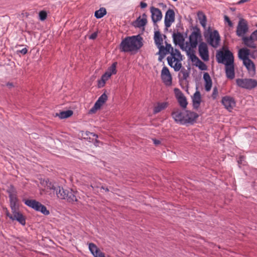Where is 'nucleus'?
<instances>
[{
	"label": "nucleus",
	"mask_w": 257,
	"mask_h": 257,
	"mask_svg": "<svg viewBox=\"0 0 257 257\" xmlns=\"http://www.w3.org/2000/svg\"><path fill=\"white\" fill-rule=\"evenodd\" d=\"M41 183L42 185H45L47 189L52 190L55 192L57 197L60 199H66L69 202H74L77 200L74 192L72 190L64 189L47 180H43Z\"/></svg>",
	"instance_id": "nucleus-1"
},
{
	"label": "nucleus",
	"mask_w": 257,
	"mask_h": 257,
	"mask_svg": "<svg viewBox=\"0 0 257 257\" xmlns=\"http://www.w3.org/2000/svg\"><path fill=\"white\" fill-rule=\"evenodd\" d=\"M143 39L140 35L127 37L120 44V50L124 52H136L143 46Z\"/></svg>",
	"instance_id": "nucleus-2"
},
{
	"label": "nucleus",
	"mask_w": 257,
	"mask_h": 257,
	"mask_svg": "<svg viewBox=\"0 0 257 257\" xmlns=\"http://www.w3.org/2000/svg\"><path fill=\"white\" fill-rule=\"evenodd\" d=\"M172 116L176 122L183 125L193 123L198 115L190 110L182 111L176 109L172 112Z\"/></svg>",
	"instance_id": "nucleus-3"
},
{
	"label": "nucleus",
	"mask_w": 257,
	"mask_h": 257,
	"mask_svg": "<svg viewBox=\"0 0 257 257\" xmlns=\"http://www.w3.org/2000/svg\"><path fill=\"white\" fill-rule=\"evenodd\" d=\"M201 32L198 28H193V31L189 37V42H186L185 52L187 56L195 54V49L198 44L201 43Z\"/></svg>",
	"instance_id": "nucleus-4"
},
{
	"label": "nucleus",
	"mask_w": 257,
	"mask_h": 257,
	"mask_svg": "<svg viewBox=\"0 0 257 257\" xmlns=\"http://www.w3.org/2000/svg\"><path fill=\"white\" fill-rule=\"evenodd\" d=\"M182 56L180 51L177 49L171 52L170 56L167 57V61L169 65L173 68L174 71H178L182 67L181 61Z\"/></svg>",
	"instance_id": "nucleus-5"
},
{
	"label": "nucleus",
	"mask_w": 257,
	"mask_h": 257,
	"mask_svg": "<svg viewBox=\"0 0 257 257\" xmlns=\"http://www.w3.org/2000/svg\"><path fill=\"white\" fill-rule=\"evenodd\" d=\"M217 62L225 65H228L234 63V57L233 54L228 50L218 52L216 56Z\"/></svg>",
	"instance_id": "nucleus-6"
},
{
	"label": "nucleus",
	"mask_w": 257,
	"mask_h": 257,
	"mask_svg": "<svg viewBox=\"0 0 257 257\" xmlns=\"http://www.w3.org/2000/svg\"><path fill=\"white\" fill-rule=\"evenodd\" d=\"M7 192L9 195L10 206L13 212L12 215L8 213L7 215L14 220L16 219V195L15 187L13 186L9 187Z\"/></svg>",
	"instance_id": "nucleus-7"
},
{
	"label": "nucleus",
	"mask_w": 257,
	"mask_h": 257,
	"mask_svg": "<svg viewBox=\"0 0 257 257\" xmlns=\"http://www.w3.org/2000/svg\"><path fill=\"white\" fill-rule=\"evenodd\" d=\"M25 204L36 211H40L44 215H48L50 212L46 207L39 202L33 199H24Z\"/></svg>",
	"instance_id": "nucleus-8"
},
{
	"label": "nucleus",
	"mask_w": 257,
	"mask_h": 257,
	"mask_svg": "<svg viewBox=\"0 0 257 257\" xmlns=\"http://www.w3.org/2000/svg\"><path fill=\"white\" fill-rule=\"evenodd\" d=\"M236 83L238 87L248 90L257 86V80L251 78H238L236 79Z\"/></svg>",
	"instance_id": "nucleus-9"
},
{
	"label": "nucleus",
	"mask_w": 257,
	"mask_h": 257,
	"mask_svg": "<svg viewBox=\"0 0 257 257\" xmlns=\"http://www.w3.org/2000/svg\"><path fill=\"white\" fill-rule=\"evenodd\" d=\"M116 62H114L110 67H109L105 73L102 75L100 80L98 81V87H102L104 86L106 81H107L112 74H115L116 73Z\"/></svg>",
	"instance_id": "nucleus-10"
},
{
	"label": "nucleus",
	"mask_w": 257,
	"mask_h": 257,
	"mask_svg": "<svg viewBox=\"0 0 257 257\" xmlns=\"http://www.w3.org/2000/svg\"><path fill=\"white\" fill-rule=\"evenodd\" d=\"M256 27H257V25ZM242 41L246 47L252 49L256 48V44L255 43V41H257V29L252 32L249 36L243 37Z\"/></svg>",
	"instance_id": "nucleus-11"
},
{
	"label": "nucleus",
	"mask_w": 257,
	"mask_h": 257,
	"mask_svg": "<svg viewBox=\"0 0 257 257\" xmlns=\"http://www.w3.org/2000/svg\"><path fill=\"white\" fill-rule=\"evenodd\" d=\"M249 29L247 21L243 19H240L236 27V34L238 37H245V35L248 32Z\"/></svg>",
	"instance_id": "nucleus-12"
},
{
	"label": "nucleus",
	"mask_w": 257,
	"mask_h": 257,
	"mask_svg": "<svg viewBox=\"0 0 257 257\" xmlns=\"http://www.w3.org/2000/svg\"><path fill=\"white\" fill-rule=\"evenodd\" d=\"M199 54L200 57L205 61L209 60V53L207 44L202 42L198 46Z\"/></svg>",
	"instance_id": "nucleus-13"
},
{
	"label": "nucleus",
	"mask_w": 257,
	"mask_h": 257,
	"mask_svg": "<svg viewBox=\"0 0 257 257\" xmlns=\"http://www.w3.org/2000/svg\"><path fill=\"white\" fill-rule=\"evenodd\" d=\"M173 41L176 45H179L180 48L185 51L186 42L185 38L181 33H174L173 34Z\"/></svg>",
	"instance_id": "nucleus-14"
},
{
	"label": "nucleus",
	"mask_w": 257,
	"mask_h": 257,
	"mask_svg": "<svg viewBox=\"0 0 257 257\" xmlns=\"http://www.w3.org/2000/svg\"><path fill=\"white\" fill-rule=\"evenodd\" d=\"M220 36L217 31L214 30L211 32L208 39V43L212 47H217L219 43Z\"/></svg>",
	"instance_id": "nucleus-15"
},
{
	"label": "nucleus",
	"mask_w": 257,
	"mask_h": 257,
	"mask_svg": "<svg viewBox=\"0 0 257 257\" xmlns=\"http://www.w3.org/2000/svg\"><path fill=\"white\" fill-rule=\"evenodd\" d=\"M161 78L165 85L169 86L172 84V76L169 69L164 66L161 71Z\"/></svg>",
	"instance_id": "nucleus-16"
},
{
	"label": "nucleus",
	"mask_w": 257,
	"mask_h": 257,
	"mask_svg": "<svg viewBox=\"0 0 257 257\" xmlns=\"http://www.w3.org/2000/svg\"><path fill=\"white\" fill-rule=\"evenodd\" d=\"M221 101L225 108L229 111H231L235 106V101L234 98L230 96L223 97Z\"/></svg>",
	"instance_id": "nucleus-17"
},
{
	"label": "nucleus",
	"mask_w": 257,
	"mask_h": 257,
	"mask_svg": "<svg viewBox=\"0 0 257 257\" xmlns=\"http://www.w3.org/2000/svg\"><path fill=\"white\" fill-rule=\"evenodd\" d=\"M175 21V13L172 9H169L165 16V26L166 28H169Z\"/></svg>",
	"instance_id": "nucleus-18"
},
{
	"label": "nucleus",
	"mask_w": 257,
	"mask_h": 257,
	"mask_svg": "<svg viewBox=\"0 0 257 257\" xmlns=\"http://www.w3.org/2000/svg\"><path fill=\"white\" fill-rule=\"evenodd\" d=\"M107 99V95L104 93L98 99L95 103L93 107L91 108L90 111L92 113L95 112L97 109H99L100 107L105 102Z\"/></svg>",
	"instance_id": "nucleus-19"
},
{
	"label": "nucleus",
	"mask_w": 257,
	"mask_h": 257,
	"mask_svg": "<svg viewBox=\"0 0 257 257\" xmlns=\"http://www.w3.org/2000/svg\"><path fill=\"white\" fill-rule=\"evenodd\" d=\"M150 11L152 19L154 23L161 20L162 18V14L160 9L152 7L150 9Z\"/></svg>",
	"instance_id": "nucleus-20"
},
{
	"label": "nucleus",
	"mask_w": 257,
	"mask_h": 257,
	"mask_svg": "<svg viewBox=\"0 0 257 257\" xmlns=\"http://www.w3.org/2000/svg\"><path fill=\"white\" fill-rule=\"evenodd\" d=\"M88 247L94 257H105L104 254L93 243H90Z\"/></svg>",
	"instance_id": "nucleus-21"
},
{
	"label": "nucleus",
	"mask_w": 257,
	"mask_h": 257,
	"mask_svg": "<svg viewBox=\"0 0 257 257\" xmlns=\"http://www.w3.org/2000/svg\"><path fill=\"white\" fill-rule=\"evenodd\" d=\"M192 99L194 108L198 109L201 102V96L200 92L196 91L192 96Z\"/></svg>",
	"instance_id": "nucleus-22"
},
{
	"label": "nucleus",
	"mask_w": 257,
	"mask_h": 257,
	"mask_svg": "<svg viewBox=\"0 0 257 257\" xmlns=\"http://www.w3.org/2000/svg\"><path fill=\"white\" fill-rule=\"evenodd\" d=\"M225 67L226 77L230 79H233L235 76L234 63L226 65Z\"/></svg>",
	"instance_id": "nucleus-23"
},
{
	"label": "nucleus",
	"mask_w": 257,
	"mask_h": 257,
	"mask_svg": "<svg viewBox=\"0 0 257 257\" xmlns=\"http://www.w3.org/2000/svg\"><path fill=\"white\" fill-rule=\"evenodd\" d=\"M163 37L165 38L166 36L165 35H162L159 31H155L154 33V41L155 44L157 46L158 48L163 45Z\"/></svg>",
	"instance_id": "nucleus-24"
},
{
	"label": "nucleus",
	"mask_w": 257,
	"mask_h": 257,
	"mask_svg": "<svg viewBox=\"0 0 257 257\" xmlns=\"http://www.w3.org/2000/svg\"><path fill=\"white\" fill-rule=\"evenodd\" d=\"M188 56L190 59H191L192 61H196V66L198 67L200 70H207V67L206 65L204 62H202L197 57H196L195 54H193V55H189Z\"/></svg>",
	"instance_id": "nucleus-25"
},
{
	"label": "nucleus",
	"mask_w": 257,
	"mask_h": 257,
	"mask_svg": "<svg viewBox=\"0 0 257 257\" xmlns=\"http://www.w3.org/2000/svg\"><path fill=\"white\" fill-rule=\"evenodd\" d=\"M243 65L245 66L250 74H254L255 72V66L254 63L250 59H246L243 62Z\"/></svg>",
	"instance_id": "nucleus-26"
},
{
	"label": "nucleus",
	"mask_w": 257,
	"mask_h": 257,
	"mask_svg": "<svg viewBox=\"0 0 257 257\" xmlns=\"http://www.w3.org/2000/svg\"><path fill=\"white\" fill-rule=\"evenodd\" d=\"M159 54L160 55L165 56L166 54L174 51L175 50L173 49L171 44H167L166 42V46L164 47L163 45L161 46L159 49Z\"/></svg>",
	"instance_id": "nucleus-27"
},
{
	"label": "nucleus",
	"mask_w": 257,
	"mask_h": 257,
	"mask_svg": "<svg viewBox=\"0 0 257 257\" xmlns=\"http://www.w3.org/2000/svg\"><path fill=\"white\" fill-rule=\"evenodd\" d=\"M176 97L180 106L183 108H186L188 102L184 95L181 92L179 91L176 93Z\"/></svg>",
	"instance_id": "nucleus-28"
},
{
	"label": "nucleus",
	"mask_w": 257,
	"mask_h": 257,
	"mask_svg": "<svg viewBox=\"0 0 257 257\" xmlns=\"http://www.w3.org/2000/svg\"><path fill=\"white\" fill-rule=\"evenodd\" d=\"M203 79L205 81V89L206 91H209L212 87V80L209 74L205 72L203 74Z\"/></svg>",
	"instance_id": "nucleus-29"
},
{
	"label": "nucleus",
	"mask_w": 257,
	"mask_h": 257,
	"mask_svg": "<svg viewBox=\"0 0 257 257\" xmlns=\"http://www.w3.org/2000/svg\"><path fill=\"white\" fill-rule=\"evenodd\" d=\"M250 53L249 49L246 48H243L238 51V57L240 59L242 60L243 62L246 59H249L248 56Z\"/></svg>",
	"instance_id": "nucleus-30"
},
{
	"label": "nucleus",
	"mask_w": 257,
	"mask_h": 257,
	"mask_svg": "<svg viewBox=\"0 0 257 257\" xmlns=\"http://www.w3.org/2000/svg\"><path fill=\"white\" fill-rule=\"evenodd\" d=\"M168 106V103L167 102H158L154 107L153 112L155 114L158 113L166 108Z\"/></svg>",
	"instance_id": "nucleus-31"
},
{
	"label": "nucleus",
	"mask_w": 257,
	"mask_h": 257,
	"mask_svg": "<svg viewBox=\"0 0 257 257\" xmlns=\"http://www.w3.org/2000/svg\"><path fill=\"white\" fill-rule=\"evenodd\" d=\"M147 17L145 14H143L142 17H139L136 21L137 26L142 27L145 26L147 22Z\"/></svg>",
	"instance_id": "nucleus-32"
},
{
	"label": "nucleus",
	"mask_w": 257,
	"mask_h": 257,
	"mask_svg": "<svg viewBox=\"0 0 257 257\" xmlns=\"http://www.w3.org/2000/svg\"><path fill=\"white\" fill-rule=\"evenodd\" d=\"M197 17L201 25L204 28H206V17L204 14L202 12H199L197 13Z\"/></svg>",
	"instance_id": "nucleus-33"
},
{
	"label": "nucleus",
	"mask_w": 257,
	"mask_h": 257,
	"mask_svg": "<svg viewBox=\"0 0 257 257\" xmlns=\"http://www.w3.org/2000/svg\"><path fill=\"white\" fill-rule=\"evenodd\" d=\"M73 114V112L71 110H66L60 112L59 113H57V115L59 116L61 119L66 118L70 116H71Z\"/></svg>",
	"instance_id": "nucleus-34"
},
{
	"label": "nucleus",
	"mask_w": 257,
	"mask_h": 257,
	"mask_svg": "<svg viewBox=\"0 0 257 257\" xmlns=\"http://www.w3.org/2000/svg\"><path fill=\"white\" fill-rule=\"evenodd\" d=\"M106 14V9L104 8H101L98 10L95 11L94 16L97 19L102 18Z\"/></svg>",
	"instance_id": "nucleus-35"
},
{
	"label": "nucleus",
	"mask_w": 257,
	"mask_h": 257,
	"mask_svg": "<svg viewBox=\"0 0 257 257\" xmlns=\"http://www.w3.org/2000/svg\"><path fill=\"white\" fill-rule=\"evenodd\" d=\"M17 221L22 225H25L26 224V218L25 216L19 212H17Z\"/></svg>",
	"instance_id": "nucleus-36"
},
{
	"label": "nucleus",
	"mask_w": 257,
	"mask_h": 257,
	"mask_svg": "<svg viewBox=\"0 0 257 257\" xmlns=\"http://www.w3.org/2000/svg\"><path fill=\"white\" fill-rule=\"evenodd\" d=\"M179 75L183 79L185 80L189 76V73L187 70H186L185 68H183L181 69Z\"/></svg>",
	"instance_id": "nucleus-37"
},
{
	"label": "nucleus",
	"mask_w": 257,
	"mask_h": 257,
	"mask_svg": "<svg viewBox=\"0 0 257 257\" xmlns=\"http://www.w3.org/2000/svg\"><path fill=\"white\" fill-rule=\"evenodd\" d=\"M47 16V14L45 11H42L39 12V19L41 21H44L46 19Z\"/></svg>",
	"instance_id": "nucleus-38"
},
{
	"label": "nucleus",
	"mask_w": 257,
	"mask_h": 257,
	"mask_svg": "<svg viewBox=\"0 0 257 257\" xmlns=\"http://www.w3.org/2000/svg\"><path fill=\"white\" fill-rule=\"evenodd\" d=\"M218 89L217 87H214L213 89V92L212 94V97L213 99H215L217 98V96H218Z\"/></svg>",
	"instance_id": "nucleus-39"
},
{
	"label": "nucleus",
	"mask_w": 257,
	"mask_h": 257,
	"mask_svg": "<svg viewBox=\"0 0 257 257\" xmlns=\"http://www.w3.org/2000/svg\"><path fill=\"white\" fill-rule=\"evenodd\" d=\"M27 51H28V50L26 49V48H23L21 50H20V49H18V48L17 47V53H21V54L24 55L27 53Z\"/></svg>",
	"instance_id": "nucleus-40"
},
{
	"label": "nucleus",
	"mask_w": 257,
	"mask_h": 257,
	"mask_svg": "<svg viewBox=\"0 0 257 257\" xmlns=\"http://www.w3.org/2000/svg\"><path fill=\"white\" fill-rule=\"evenodd\" d=\"M224 21L227 22L229 25V26L230 27H232V23L231 22V21L230 20L229 18L226 16H224Z\"/></svg>",
	"instance_id": "nucleus-41"
},
{
	"label": "nucleus",
	"mask_w": 257,
	"mask_h": 257,
	"mask_svg": "<svg viewBox=\"0 0 257 257\" xmlns=\"http://www.w3.org/2000/svg\"><path fill=\"white\" fill-rule=\"evenodd\" d=\"M97 34L96 32H94L93 33H92L89 37V38L90 39H92V40H94L95 39L96 37H97Z\"/></svg>",
	"instance_id": "nucleus-42"
},
{
	"label": "nucleus",
	"mask_w": 257,
	"mask_h": 257,
	"mask_svg": "<svg viewBox=\"0 0 257 257\" xmlns=\"http://www.w3.org/2000/svg\"><path fill=\"white\" fill-rule=\"evenodd\" d=\"M86 135L87 136L90 135V136H92L94 137L95 138H97L98 137L97 135H96V134H95L94 133H92L89 132H86Z\"/></svg>",
	"instance_id": "nucleus-43"
},
{
	"label": "nucleus",
	"mask_w": 257,
	"mask_h": 257,
	"mask_svg": "<svg viewBox=\"0 0 257 257\" xmlns=\"http://www.w3.org/2000/svg\"><path fill=\"white\" fill-rule=\"evenodd\" d=\"M244 159V158L243 157H240L238 161V163L239 164L244 165V163H243Z\"/></svg>",
	"instance_id": "nucleus-44"
},
{
	"label": "nucleus",
	"mask_w": 257,
	"mask_h": 257,
	"mask_svg": "<svg viewBox=\"0 0 257 257\" xmlns=\"http://www.w3.org/2000/svg\"><path fill=\"white\" fill-rule=\"evenodd\" d=\"M140 7L142 9L145 8L147 7V4L146 3L142 2L140 3Z\"/></svg>",
	"instance_id": "nucleus-45"
},
{
	"label": "nucleus",
	"mask_w": 257,
	"mask_h": 257,
	"mask_svg": "<svg viewBox=\"0 0 257 257\" xmlns=\"http://www.w3.org/2000/svg\"><path fill=\"white\" fill-rule=\"evenodd\" d=\"M251 57L253 58H257V50H255L253 52Z\"/></svg>",
	"instance_id": "nucleus-46"
},
{
	"label": "nucleus",
	"mask_w": 257,
	"mask_h": 257,
	"mask_svg": "<svg viewBox=\"0 0 257 257\" xmlns=\"http://www.w3.org/2000/svg\"><path fill=\"white\" fill-rule=\"evenodd\" d=\"M153 142L156 145H158L160 144V141L156 139L153 140Z\"/></svg>",
	"instance_id": "nucleus-47"
},
{
	"label": "nucleus",
	"mask_w": 257,
	"mask_h": 257,
	"mask_svg": "<svg viewBox=\"0 0 257 257\" xmlns=\"http://www.w3.org/2000/svg\"><path fill=\"white\" fill-rule=\"evenodd\" d=\"M7 85H8V86H10V87L13 86V84H12V83H8L7 84Z\"/></svg>",
	"instance_id": "nucleus-48"
},
{
	"label": "nucleus",
	"mask_w": 257,
	"mask_h": 257,
	"mask_svg": "<svg viewBox=\"0 0 257 257\" xmlns=\"http://www.w3.org/2000/svg\"><path fill=\"white\" fill-rule=\"evenodd\" d=\"M105 190H106V191H108V189L107 188H106V189H105Z\"/></svg>",
	"instance_id": "nucleus-49"
},
{
	"label": "nucleus",
	"mask_w": 257,
	"mask_h": 257,
	"mask_svg": "<svg viewBox=\"0 0 257 257\" xmlns=\"http://www.w3.org/2000/svg\"><path fill=\"white\" fill-rule=\"evenodd\" d=\"M179 90L178 89H175V91H176V90Z\"/></svg>",
	"instance_id": "nucleus-50"
},
{
	"label": "nucleus",
	"mask_w": 257,
	"mask_h": 257,
	"mask_svg": "<svg viewBox=\"0 0 257 257\" xmlns=\"http://www.w3.org/2000/svg\"><path fill=\"white\" fill-rule=\"evenodd\" d=\"M102 188L105 189V188L103 187H102Z\"/></svg>",
	"instance_id": "nucleus-51"
}]
</instances>
